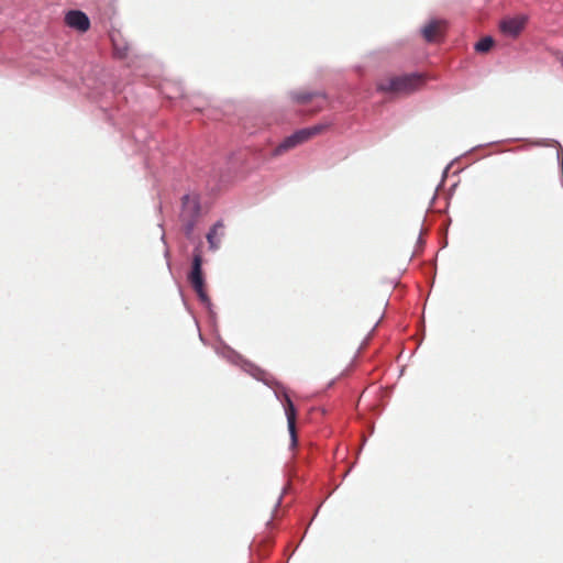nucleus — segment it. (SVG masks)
Masks as SVG:
<instances>
[{"label":"nucleus","instance_id":"nucleus-1","mask_svg":"<svg viewBox=\"0 0 563 563\" xmlns=\"http://www.w3.org/2000/svg\"><path fill=\"white\" fill-rule=\"evenodd\" d=\"M423 84V78L417 74L387 77L377 84V89L384 92L410 93Z\"/></svg>","mask_w":563,"mask_h":563},{"label":"nucleus","instance_id":"nucleus-2","mask_svg":"<svg viewBox=\"0 0 563 563\" xmlns=\"http://www.w3.org/2000/svg\"><path fill=\"white\" fill-rule=\"evenodd\" d=\"M330 124L327 123H320L310 128L301 129L292 133L291 135L287 136L275 150V155H282L285 152L309 141L316 135L321 134L324 132Z\"/></svg>","mask_w":563,"mask_h":563},{"label":"nucleus","instance_id":"nucleus-3","mask_svg":"<svg viewBox=\"0 0 563 563\" xmlns=\"http://www.w3.org/2000/svg\"><path fill=\"white\" fill-rule=\"evenodd\" d=\"M201 266L202 256L200 252H195L192 257L191 271L188 275V280L192 286L194 290L196 291V294L198 295L199 299L203 302H207L209 300V297L205 288V279Z\"/></svg>","mask_w":563,"mask_h":563},{"label":"nucleus","instance_id":"nucleus-4","mask_svg":"<svg viewBox=\"0 0 563 563\" xmlns=\"http://www.w3.org/2000/svg\"><path fill=\"white\" fill-rule=\"evenodd\" d=\"M284 409L287 417L288 431L291 438V446L295 448L298 442L296 430V408L287 394L284 395Z\"/></svg>","mask_w":563,"mask_h":563},{"label":"nucleus","instance_id":"nucleus-5","mask_svg":"<svg viewBox=\"0 0 563 563\" xmlns=\"http://www.w3.org/2000/svg\"><path fill=\"white\" fill-rule=\"evenodd\" d=\"M65 21L68 26L76 29L80 32H86L90 27V21L86 13L73 10L66 14Z\"/></svg>","mask_w":563,"mask_h":563},{"label":"nucleus","instance_id":"nucleus-6","mask_svg":"<svg viewBox=\"0 0 563 563\" xmlns=\"http://www.w3.org/2000/svg\"><path fill=\"white\" fill-rule=\"evenodd\" d=\"M526 25L525 16H516L511 19H506L500 23V30L504 34L516 37L520 34Z\"/></svg>","mask_w":563,"mask_h":563},{"label":"nucleus","instance_id":"nucleus-7","mask_svg":"<svg viewBox=\"0 0 563 563\" xmlns=\"http://www.w3.org/2000/svg\"><path fill=\"white\" fill-rule=\"evenodd\" d=\"M444 29V21L433 20L422 29V35L427 42H435L442 36Z\"/></svg>","mask_w":563,"mask_h":563},{"label":"nucleus","instance_id":"nucleus-8","mask_svg":"<svg viewBox=\"0 0 563 563\" xmlns=\"http://www.w3.org/2000/svg\"><path fill=\"white\" fill-rule=\"evenodd\" d=\"M198 216H199L198 201L188 195L184 196L180 219L198 218Z\"/></svg>","mask_w":563,"mask_h":563},{"label":"nucleus","instance_id":"nucleus-9","mask_svg":"<svg viewBox=\"0 0 563 563\" xmlns=\"http://www.w3.org/2000/svg\"><path fill=\"white\" fill-rule=\"evenodd\" d=\"M111 41L113 44V49H114L115 56L119 58H125L130 51L129 44L120 37V34L111 35Z\"/></svg>","mask_w":563,"mask_h":563},{"label":"nucleus","instance_id":"nucleus-10","mask_svg":"<svg viewBox=\"0 0 563 563\" xmlns=\"http://www.w3.org/2000/svg\"><path fill=\"white\" fill-rule=\"evenodd\" d=\"M314 98L321 99L322 103L325 102L324 96L320 95V93H310V92L299 91V92H295L292 95V99L298 103H307Z\"/></svg>","mask_w":563,"mask_h":563},{"label":"nucleus","instance_id":"nucleus-11","mask_svg":"<svg viewBox=\"0 0 563 563\" xmlns=\"http://www.w3.org/2000/svg\"><path fill=\"white\" fill-rule=\"evenodd\" d=\"M494 45V40L489 36L483 37L475 45V49L478 53H487Z\"/></svg>","mask_w":563,"mask_h":563},{"label":"nucleus","instance_id":"nucleus-12","mask_svg":"<svg viewBox=\"0 0 563 563\" xmlns=\"http://www.w3.org/2000/svg\"><path fill=\"white\" fill-rule=\"evenodd\" d=\"M180 220L183 222V229H184L186 236L190 238L194 232V229H195V225L197 222V218H188V219H180Z\"/></svg>","mask_w":563,"mask_h":563},{"label":"nucleus","instance_id":"nucleus-13","mask_svg":"<svg viewBox=\"0 0 563 563\" xmlns=\"http://www.w3.org/2000/svg\"><path fill=\"white\" fill-rule=\"evenodd\" d=\"M217 230H218V225H214L207 234V240H208L211 249H217L218 244H219V240L217 238Z\"/></svg>","mask_w":563,"mask_h":563}]
</instances>
